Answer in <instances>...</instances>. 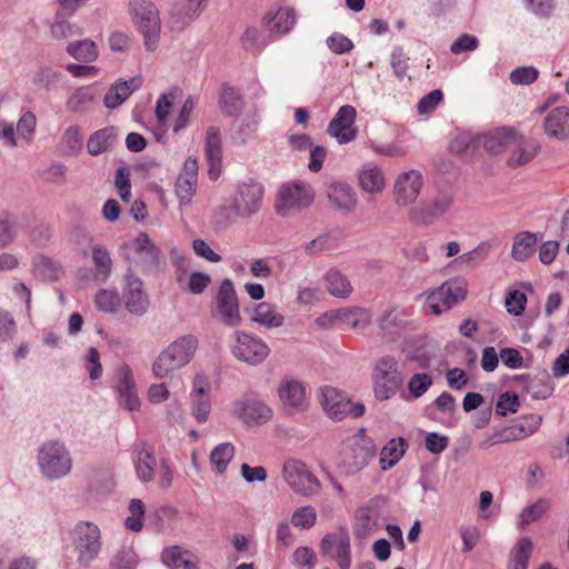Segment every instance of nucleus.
<instances>
[{"mask_svg":"<svg viewBox=\"0 0 569 569\" xmlns=\"http://www.w3.org/2000/svg\"><path fill=\"white\" fill-rule=\"evenodd\" d=\"M315 196V190L308 182L289 181L279 188L274 209L278 214L288 217L310 207Z\"/></svg>","mask_w":569,"mask_h":569,"instance_id":"nucleus-6","label":"nucleus"},{"mask_svg":"<svg viewBox=\"0 0 569 569\" xmlns=\"http://www.w3.org/2000/svg\"><path fill=\"white\" fill-rule=\"evenodd\" d=\"M282 477L296 493L305 497L315 496L321 489L318 478L305 462L297 459H291L283 463Z\"/></svg>","mask_w":569,"mask_h":569,"instance_id":"nucleus-10","label":"nucleus"},{"mask_svg":"<svg viewBox=\"0 0 569 569\" xmlns=\"http://www.w3.org/2000/svg\"><path fill=\"white\" fill-rule=\"evenodd\" d=\"M213 319L228 328H238L242 323L240 303L233 282L226 278L221 281L210 307Z\"/></svg>","mask_w":569,"mask_h":569,"instance_id":"nucleus-5","label":"nucleus"},{"mask_svg":"<svg viewBox=\"0 0 569 569\" xmlns=\"http://www.w3.org/2000/svg\"><path fill=\"white\" fill-rule=\"evenodd\" d=\"M71 536L78 563L88 567L101 551L100 529L92 522L81 521L76 525Z\"/></svg>","mask_w":569,"mask_h":569,"instance_id":"nucleus-7","label":"nucleus"},{"mask_svg":"<svg viewBox=\"0 0 569 569\" xmlns=\"http://www.w3.org/2000/svg\"><path fill=\"white\" fill-rule=\"evenodd\" d=\"M359 187L370 194L381 193L386 188V178L382 169L373 163H366L358 173Z\"/></svg>","mask_w":569,"mask_h":569,"instance_id":"nucleus-29","label":"nucleus"},{"mask_svg":"<svg viewBox=\"0 0 569 569\" xmlns=\"http://www.w3.org/2000/svg\"><path fill=\"white\" fill-rule=\"evenodd\" d=\"M61 149L64 153L73 156L82 149V136L76 126L67 128L61 138Z\"/></svg>","mask_w":569,"mask_h":569,"instance_id":"nucleus-51","label":"nucleus"},{"mask_svg":"<svg viewBox=\"0 0 569 569\" xmlns=\"http://www.w3.org/2000/svg\"><path fill=\"white\" fill-rule=\"evenodd\" d=\"M545 133L553 139L566 140L569 138V108L556 107L543 119Z\"/></svg>","mask_w":569,"mask_h":569,"instance_id":"nucleus-26","label":"nucleus"},{"mask_svg":"<svg viewBox=\"0 0 569 569\" xmlns=\"http://www.w3.org/2000/svg\"><path fill=\"white\" fill-rule=\"evenodd\" d=\"M67 52L76 60L82 62H93L98 58V49L92 40L84 39L70 42L67 46Z\"/></svg>","mask_w":569,"mask_h":569,"instance_id":"nucleus-42","label":"nucleus"},{"mask_svg":"<svg viewBox=\"0 0 569 569\" xmlns=\"http://www.w3.org/2000/svg\"><path fill=\"white\" fill-rule=\"evenodd\" d=\"M466 293L465 281L460 279L446 281L427 296L423 308L426 312L439 316L455 303L463 300Z\"/></svg>","mask_w":569,"mask_h":569,"instance_id":"nucleus-11","label":"nucleus"},{"mask_svg":"<svg viewBox=\"0 0 569 569\" xmlns=\"http://www.w3.org/2000/svg\"><path fill=\"white\" fill-rule=\"evenodd\" d=\"M231 415L247 425H263L271 420L272 409L254 396H244L231 405Z\"/></svg>","mask_w":569,"mask_h":569,"instance_id":"nucleus-14","label":"nucleus"},{"mask_svg":"<svg viewBox=\"0 0 569 569\" xmlns=\"http://www.w3.org/2000/svg\"><path fill=\"white\" fill-rule=\"evenodd\" d=\"M263 21L270 30L279 34H286L292 30L297 22L296 11L292 8H271L266 13Z\"/></svg>","mask_w":569,"mask_h":569,"instance_id":"nucleus-31","label":"nucleus"},{"mask_svg":"<svg viewBox=\"0 0 569 569\" xmlns=\"http://www.w3.org/2000/svg\"><path fill=\"white\" fill-rule=\"evenodd\" d=\"M241 43L246 51L260 53L268 46L269 41L261 39L257 29L248 28L241 37Z\"/></svg>","mask_w":569,"mask_h":569,"instance_id":"nucleus-59","label":"nucleus"},{"mask_svg":"<svg viewBox=\"0 0 569 569\" xmlns=\"http://www.w3.org/2000/svg\"><path fill=\"white\" fill-rule=\"evenodd\" d=\"M230 349L236 359L251 366L262 363L270 353V348L261 338L244 331L234 332Z\"/></svg>","mask_w":569,"mask_h":569,"instance_id":"nucleus-12","label":"nucleus"},{"mask_svg":"<svg viewBox=\"0 0 569 569\" xmlns=\"http://www.w3.org/2000/svg\"><path fill=\"white\" fill-rule=\"evenodd\" d=\"M356 117L357 111L355 107L350 104L340 107L328 124V134L340 144L353 141L357 137Z\"/></svg>","mask_w":569,"mask_h":569,"instance_id":"nucleus-18","label":"nucleus"},{"mask_svg":"<svg viewBox=\"0 0 569 569\" xmlns=\"http://www.w3.org/2000/svg\"><path fill=\"white\" fill-rule=\"evenodd\" d=\"M97 89L93 86L78 88L68 99L67 108L78 112L84 110L97 98Z\"/></svg>","mask_w":569,"mask_h":569,"instance_id":"nucleus-43","label":"nucleus"},{"mask_svg":"<svg viewBox=\"0 0 569 569\" xmlns=\"http://www.w3.org/2000/svg\"><path fill=\"white\" fill-rule=\"evenodd\" d=\"M542 422V417L539 415H528L522 418L520 422L513 426V429L518 432L513 436V439H525L530 437L538 431Z\"/></svg>","mask_w":569,"mask_h":569,"instance_id":"nucleus-55","label":"nucleus"},{"mask_svg":"<svg viewBox=\"0 0 569 569\" xmlns=\"http://www.w3.org/2000/svg\"><path fill=\"white\" fill-rule=\"evenodd\" d=\"M176 97V92L170 91L162 93L158 98L156 103V117L159 122H164L168 119L171 108L174 103Z\"/></svg>","mask_w":569,"mask_h":569,"instance_id":"nucleus-63","label":"nucleus"},{"mask_svg":"<svg viewBox=\"0 0 569 569\" xmlns=\"http://www.w3.org/2000/svg\"><path fill=\"white\" fill-rule=\"evenodd\" d=\"M339 246L338 238L333 233H322L303 246L308 256H316L325 251L336 250Z\"/></svg>","mask_w":569,"mask_h":569,"instance_id":"nucleus-47","label":"nucleus"},{"mask_svg":"<svg viewBox=\"0 0 569 569\" xmlns=\"http://www.w3.org/2000/svg\"><path fill=\"white\" fill-rule=\"evenodd\" d=\"M122 299L126 309L132 315L141 316L148 311L149 297L143 290L142 281L137 277H127Z\"/></svg>","mask_w":569,"mask_h":569,"instance_id":"nucleus-22","label":"nucleus"},{"mask_svg":"<svg viewBox=\"0 0 569 569\" xmlns=\"http://www.w3.org/2000/svg\"><path fill=\"white\" fill-rule=\"evenodd\" d=\"M317 520V511L312 506L297 508L291 516V523L301 529H310Z\"/></svg>","mask_w":569,"mask_h":569,"instance_id":"nucleus-56","label":"nucleus"},{"mask_svg":"<svg viewBox=\"0 0 569 569\" xmlns=\"http://www.w3.org/2000/svg\"><path fill=\"white\" fill-rule=\"evenodd\" d=\"M327 197L332 206L339 210L353 211L357 206V196L353 189L345 182H332L327 187Z\"/></svg>","mask_w":569,"mask_h":569,"instance_id":"nucleus-30","label":"nucleus"},{"mask_svg":"<svg viewBox=\"0 0 569 569\" xmlns=\"http://www.w3.org/2000/svg\"><path fill=\"white\" fill-rule=\"evenodd\" d=\"M516 380L522 382L527 392L535 399H547L552 395L553 388L547 376L545 379H540L529 375H520L516 377Z\"/></svg>","mask_w":569,"mask_h":569,"instance_id":"nucleus-41","label":"nucleus"},{"mask_svg":"<svg viewBox=\"0 0 569 569\" xmlns=\"http://www.w3.org/2000/svg\"><path fill=\"white\" fill-rule=\"evenodd\" d=\"M130 8L134 21L143 34L147 50L153 51L160 37V18L156 6L149 0H131Z\"/></svg>","mask_w":569,"mask_h":569,"instance_id":"nucleus-8","label":"nucleus"},{"mask_svg":"<svg viewBox=\"0 0 569 569\" xmlns=\"http://www.w3.org/2000/svg\"><path fill=\"white\" fill-rule=\"evenodd\" d=\"M114 390L120 407L128 411L139 409L140 399L138 397L133 372L127 363L119 365L114 370Z\"/></svg>","mask_w":569,"mask_h":569,"instance_id":"nucleus-16","label":"nucleus"},{"mask_svg":"<svg viewBox=\"0 0 569 569\" xmlns=\"http://www.w3.org/2000/svg\"><path fill=\"white\" fill-rule=\"evenodd\" d=\"M520 407L519 398L513 392H503L496 403V415L506 417L508 413H516Z\"/></svg>","mask_w":569,"mask_h":569,"instance_id":"nucleus-60","label":"nucleus"},{"mask_svg":"<svg viewBox=\"0 0 569 569\" xmlns=\"http://www.w3.org/2000/svg\"><path fill=\"white\" fill-rule=\"evenodd\" d=\"M41 475L49 480H59L71 472L72 458L64 443L48 440L41 445L37 456Z\"/></svg>","mask_w":569,"mask_h":569,"instance_id":"nucleus-3","label":"nucleus"},{"mask_svg":"<svg viewBox=\"0 0 569 569\" xmlns=\"http://www.w3.org/2000/svg\"><path fill=\"white\" fill-rule=\"evenodd\" d=\"M405 317H407V311L405 309L398 307L392 308L379 318V328L385 333H392L395 329L402 326Z\"/></svg>","mask_w":569,"mask_h":569,"instance_id":"nucleus-54","label":"nucleus"},{"mask_svg":"<svg viewBox=\"0 0 569 569\" xmlns=\"http://www.w3.org/2000/svg\"><path fill=\"white\" fill-rule=\"evenodd\" d=\"M62 73L60 70L44 66L40 67L32 76V83L39 88L50 89L59 82Z\"/></svg>","mask_w":569,"mask_h":569,"instance_id":"nucleus-50","label":"nucleus"},{"mask_svg":"<svg viewBox=\"0 0 569 569\" xmlns=\"http://www.w3.org/2000/svg\"><path fill=\"white\" fill-rule=\"evenodd\" d=\"M94 305L102 312L113 313L120 305V298L117 290L100 289L94 296Z\"/></svg>","mask_w":569,"mask_h":569,"instance_id":"nucleus-49","label":"nucleus"},{"mask_svg":"<svg viewBox=\"0 0 569 569\" xmlns=\"http://www.w3.org/2000/svg\"><path fill=\"white\" fill-rule=\"evenodd\" d=\"M37 118L33 112L26 111L19 118L17 123V134L18 137L26 141L28 144L31 143L33 139V133L36 131Z\"/></svg>","mask_w":569,"mask_h":569,"instance_id":"nucleus-57","label":"nucleus"},{"mask_svg":"<svg viewBox=\"0 0 569 569\" xmlns=\"http://www.w3.org/2000/svg\"><path fill=\"white\" fill-rule=\"evenodd\" d=\"M539 144L517 131L512 142L509 146V156L507 158V166L512 169L526 166L531 162L538 151Z\"/></svg>","mask_w":569,"mask_h":569,"instance_id":"nucleus-21","label":"nucleus"},{"mask_svg":"<svg viewBox=\"0 0 569 569\" xmlns=\"http://www.w3.org/2000/svg\"><path fill=\"white\" fill-rule=\"evenodd\" d=\"M142 84L141 77H133L128 81L118 80L110 87L103 98V103L108 109H114L122 104L131 93Z\"/></svg>","mask_w":569,"mask_h":569,"instance_id":"nucleus-27","label":"nucleus"},{"mask_svg":"<svg viewBox=\"0 0 569 569\" xmlns=\"http://www.w3.org/2000/svg\"><path fill=\"white\" fill-rule=\"evenodd\" d=\"M34 273L43 280H57L61 273V267L52 259L42 256L34 261Z\"/></svg>","mask_w":569,"mask_h":569,"instance_id":"nucleus-53","label":"nucleus"},{"mask_svg":"<svg viewBox=\"0 0 569 569\" xmlns=\"http://www.w3.org/2000/svg\"><path fill=\"white\" fill-rule=\"evenodd\" d=\"M204 152L209 164L208 174L211 180H217L220 176L222 160V140L219 128L210 127L207 130Z\"/></svg>","mask_w":569,"mask_h":569,"instance_id":"nucleus-23","label":"nucleus"},{"mask_svg":"<svg viewBox=\"0 0 569 569\" xmlns=\"http://www.w3.org/2000/svg\"><path fill=\"white\" fill-rule=\"evenodd\" d=\"M452 204L453 196L449 192H440L429 201L411 208L409 217L418 224L430 226L449 212Z\"/></svg>","mask_w":569,"mask_h":569,"instance_id":"nucleus-15","label":"nucleus"},{"mask_svg":"<svg viewBox=\"0 0 569 569\" xmlns=\"http://www.w3.org/2000/svg\"><path fill=\"white\" fill-rule=\"evenodd\" d=\"M243 107L240 93L232 87H224L220 96V108L224 116H237Z\"/></svg>","mask_w":569,"mask_h":569,"instance_id":"nucleus-46","label":"nucleus"},{"mask_svg":"<svg viewBox=\"0 0 569 569\" xmlns=\"http://www.w3.org/2000/svg\"><path fill=\"white\" fill-rule=\"evenodd\" d=\"M140 559L132 546L120 547L110 560V569H137Z\"/></svg>","mask_w":569,"mask_h":569,"instance_id":"nucleus-45","label":"nucleus"},{"mask_svg":"<svg viewBox=\"0 0 569 569\" xmlns=\"http://www.w3.org/2000/svg\"><path fill=\"white\" fill-rule=\"evenodd\" d=\"M320 551L337 561L340 569L351 567L350 537L346 529L326 535L320 542Z\"/></svg>","mask_w":569,"mask_h":569,"instance_id":"nucleus-17","label":"nucleus"},{"mask_svg":"<svg viewBox=\"0 0 569 569\" xmlns=\"http://www.w3.org/2000/svg\"><path fill=\"white\" fill-rule=\"evenodd\" d=\"M375 396L379 400L392 398L402 385L398 361L389 356L378 360L372 372Z\"/></svg>","mask_w":569,"mask_h":569,"instance_id":"nucleus-9","label":"nucleus"},{"mask_svg":"<svg viewBox=\"0 0 569 569\" xmlns=\"http://www.w3.org/2000/svg\"><path fill=\"white\" fill-rule=\"evenodd\" d=\"M329 317L340 318V322L351 329L360 330L367 328L371 322V315L365 308H342L333 310Z\"/></svg>","mask_w":569,"mask_h":569,"instance_id":"nucleus-35","label":"nucleus"},{"mask_svg":"<svg viewBox=\"0 0 569 569\" xmlns=\"http://www.w3.org/2000/svg\"><path fill=\"white\" fill-rule=\"evenodd\" d=\"M432 386V378L428 373H415L408 381V390L412 398L423 396Z\"/></svg>","mask_w":569,"mask_h":569,"instance_id":"nucleus-62","label":"nucleus"},{"mask_svg":"<svg viewBox=\"0 0 569 569\" xmlns=\"http://www.w3.org/2000/svg\"><path fill=\"white\" fill-rule=\"evenodd\" d=\"M320 397L323 410L335 420H342L346 417L359 418L365 413L362 403H352L336 388L329 386L320 388Z\"/></svg>","mask_w":569,"mask_h":569,"instance_id":"nucleus-13","label":"nucleus"},{"mask_svg":"<svg viewBox=\"0 0 569 569\" xmlns=\"http://www.w3.org/2000/svg\"><path fill=\"white\" fill-rule=\"evenodd\" d=\"M250 320L266 329H276L283 326L284 316L277 310L276 306L263 301L253 307Z\"/></svg>","mask_w":569,"mask_h":569,"instance_id":"nucleus-33","label":"nucleus"},{"mask_svg":"<svg viewBox=\"0 0 569 569\" xmlns=\"http://www.w3.org/2000/svg\"><path fill=\"white\" fill-rule=\"evenodd\" d=\"M161 560L169 569H199L198 557L180 546L166 548L161 553Z\"/></svg>","mask_w":569,"mask_h":569,"instance_id":"nucleus-28","label":"nucleus"},{"mask_svg":"<svg viewBox=\"0 0 569 569\" xmlns=\"http://www.w3.org/2000/svg\"><path fill=\"white\" fill-rule=\"evenodd\" d=\"M406 441L403 438L391 439L380 452V465L382 470L392 468L405 455Z\"/></svg>","mask_w":569,"mask_h":569,"instance_id":"nucleus-39","label":"nucleus"},{"mask_svg":"<svg viewBox=\"0 0 569 569\" xmlns=\"http://www.w3.org/2000/svg\"><path fill=\"white\" fill-rule=\"evenodd\" d=\"M505 303L509 313L520 316L526 308L527 297L522 291L513 290L507 295Z\"/></svg>","mask_w":569,"mask_h":569,"instance_id":"nucleus-64","label":"nucleus"},{"mask_svg":"<svg viewBox=\"0 0 569 569\" xmlns=\"http://www.w3.org/2000/svg\"><path fill=\"white\" fill-rule=\"evenodd\" d=\"M133 465L138 479L142 482H150L154 478L157 459L153 448L146 442L136 446Z\"/></svg>","mask_w":569,"mask_h":569,"instance_id":"nucleus-25","label":"nucleus"},{"mask_svg":"<svg viewBox=\"0 0 569 569\" xmlns=\"http://www.w3.org/2000/svg\"><path fill=\"white\" fill-rule=\"evenodd\" d=\"M117 141V130L113 127H107L96 131L91 134L87 142L88 152L91 156H98L109 148H111Z\"/></svg>","mask_w":569,"mask_h":569,"instance_id":"nucleus-37","label":"nucleus"},{"mask_svg":"<svg viewBox=\"0 0 569 569\" xmlns=\"http://www.w3.org/2000/svg\"><path fill=\"white\" fill-rule=\"evenodd\" d=\"M198 339L186 335L171 342L153 361L152 372L157 379H163L171 372L187 366L198 349Z\"/></svg>","mask_w":569,"mask_h":569,"instance_id":"nucleus-2","label":"nucleus"},{"mask_svg":"<svg viewBox=\"0 0 569 569\" xmlns=\"http://www.w3.org/2000/svg\"><path fill=\"white\" fill-rule=\"evenodd\" d=\"M532 551L529 538H521L515 546L508 569H528V560Z\"/></svg>","mask_w":569,"mask_h":569,"instance_id":"nucleus-48","label":"nucleus"},{"mask_svg":"<svg viewBox=\"0 0 569 569\" xmlns=\"http://www.w3.org/2000/svg\"><path fill=\"white\" fill-rule=\"evenodd\" d=\"M517 131L510 128L497 129L485 137V149L490 153H499L502 149H509Z\"/></svg>","mask_w":569,"mask_h":569,"instance_id":"nucleus-38","label":"nucleus"},{"mask_svg":"<svg viewBox=\"0 0 569 569\" xmlns=\"http://www.w3.org/2000/svg\"><path fill=\"white\" fill-rule=\"evenodd\" d=\"M50 32L52 38L62 40L74 36L77 33V28L67 19H64L63 14L56 13L53 22L50 27Z\"/></svg>","mask_w":569,"mask_h":569,"instance_id":"nucleus-58","label":"nucleus"},{"mask_svg":"<svg viewBox=\"0 0 569 569\" xmlns=\"http://www.w3.org/2000/svg\"><path fill=\"white\" fill-rule=\"evenodd\" d=\"M198 181L184 178H177L174 193L180 207L189 206L197 192Z\"/></svg>","mask_w":569,"mask_h":569,"instance_id":"nucleus-52","label":"nucleus"},{"mask_svg":"<svg viewBox=\"0 0 569 569\" xmlns=\"http://www.w3.org/2000/svg\"><path fill=\"white\" fill-rule=\"evenodd\" d=\"M191 415L198 423H204L211 411L210 382L203 373L193 378L190 392Z\"/></svg>","mask_w":569,"mask_h":569,"instance_id":"nucleus-19","label":"nucleus"},{"mask_svg":"<svg viewBox=\"0 0 569 569\" xmlns=\"http://www.w3.org/2000/svg\"><path fill=\"white\" fill-rule=\"evenodd\" d=\"M234 446L231 442H222L214 447L210 453V462L216 472L223 473L234 457Z\"/></svg>","mask_w":569,"mask_h":569,"instance_id":"nucleus-44","label":"nucleus"},{"mask_svg":"<svg viewBox=\"0 0 569 569\" xmlns=\"http://www.w3.org/2000/svg\"><path fill=\"white\" fill-rule=\"evenodd\" d=\"M375 456L376 449L370 440L352 437L342 443L337 468L342 475L351 477L362 471Z\"/></svg>","mask_w":569,"mask_h":569,"instance_id":"nucleus-4","label":"nucleus"},{"mask_svg":"<svg viewBox=\"0 0 569 569\" xmlns=\"http://www.w3.org/2000/svg\"><path fill=\"white\" fill-rule=\"evenodd\" d=\"M550 509V501L546 498H539L535 502L526 506L518 517V527L523 530L531 522L538 521Z\"/></svg>","mask_w":569,"mask_h":569,"instance_id":"nucleus-40","label":"nucleus"},{"mask_svg":"<svg viewBox=\"0 0 569 569\" xmlns=\"http://www.w3.org/2000/svg\"><path fill=\"white\" fill-rule=\"evenodd\" d=\"M91 260L93 263L92 279L98 283L109 280L112 272V259L108 249L99 243L91 247Z\"/></svg>","mask_w":569,"mask_h":569,"instance_id":"nucleus-32","label":"nucleus"},{"mask_svg":"<svg viewBox=\"0 0 569 569\" xmlns=\"http://www.w3.org/2000/svg\"><path fill=\"white\" fill-rule=\"evenodd\" d=\"M538 236L531 231L518 232L512 242L511 257L519 262L528 260L535 252Z\"/></svg>","mask_w":569,"mask_h":569,"instance_id":"nucleus-36","label":"nucleus"},{"mask_svg":"<svg viewBox=\"0 0 569 569\" xmlns=\"http://www.w3.org/2000/svg\"><path fill=\"white\" fill-rule=\"evenodd\" d=\"M326 290L333 297L346 299L352 293V284L338 268H330L323 274Z\"/></svg>","mask_w":569,"mask_h":569,"instance_id":"nucleus-34","label":"nucleus"},{"mask_svg":"<svg viewBox=\"0 0 569 569\" xmlns=\"http://www.w3.org/2000/svg\"><path fill=\"white\" fill-rule=\"evenodd\" d=\"M423 179L418 170H409L400 173L395 182V201L400 207L413 203L420 194Z\"/></svg>","mask_w":569,"mask_h":569,"instance_id":"nucleus-20","label":"nucleus"},{"mask_svg":"<svg viewBox=\"0 0 569 569\" xmlns=\"http://www.w3.org/2000/svg\"><path fill=\"white\" fill-rule=\"evenodd\" d=\"M17 335V323L13 316L0 308V343L11 341Z\"/></svg>","mask_w":569,"mask_h":569,"instance_id":"nucleus-61","label":"nucleus"},{"mask_svg":"<svg viewBox=\"0 0 569 569\" xmlns=\"http://www.w3.org/2000/svg\"><path fill=\"white\" fill-rule=\"evenodd\" d=\"M264 188L260 182L249 180L238 183L228 199V204L220 206L216 211L217 222L228 226L236 218H249L260 210L263 201Z\"/></svg>","mask_w":569,"mask_h":569,"instance_id":"nucleus-1","label":"nucleus"},{"mask_svg":"<svg viewBox=\"0 0 569 569\" xmlns=\"http://www.w3.org/2000/svg\"><path fill=\"white\" fill-rule=\"evenodd\" d=\"M278 393L283 407L295 411L307 409L306 388L300 381L295 379L282 380Z\"/></svg>","mask_w":569,"mask_h":569,"instance_id":"nucleus-24","label":"nucleus"}]
</instances>
